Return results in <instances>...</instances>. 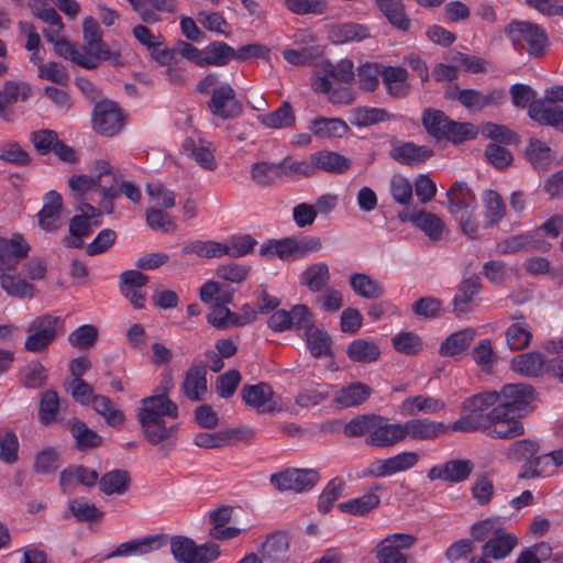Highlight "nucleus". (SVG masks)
Instances as JSON below:
<instances>
[{
  "mask_svg": "<svg viewBox=\"0 0 563 563\" xmlns=\"http://www.w3.org/2000/svg\"><path fill=\"white\" fill-rule=\"evenodd\" d=\"M529 117L540 124L550 125L563 132V109L545 106L543 100H534L528 110Z\"/></svg>",
  "mask_w": 563,
  "mask_h": 563,
  "instance_id": "29",
  "label": "nucleus"
},
{
  "mask_svg": "<svg viewBox=\"0 0 563 563\" xmlns=\"http://www.w3.org/2000/svg\"><path fill=\"white\" fill-rule=\"evenodd\" d=\"M183 148L202 168L213 170L217 167L212 151L202 144H196L194 140L187 139L183 144Z\"/></svg>",
  "mask_w": 563,
  "mask_h": 563,
  "instance_id": "59",
  "label": "nucleus"
},
{
  "mask_svg": "<svg viewBox=\"0 0 563 563\" xmlns=\"http://www.w3.org/2000/svg\"><path fill=\"white\" fill-rule=\"evenodd\" d=\"M234 58V48L224 42H212L202 49L201 67L228 65Z\"/></svg>",
  "mask_w": 563,
  "mask_h": 563,
  "instance_id": "34",
  "label": "nucleus"
},
{
  "mask_svg": "<svg viewBox=\"0 0 563 563\" xmlns=\"http://www.w3.org/2000/svg\"><path fill=\"white\" fill-rule=\"evenodd\" d=\"M95 176L91 178L98 185V189L104 195V187L110 184H118L122 178L121 173L114 169L108 161L99 159L95 162Z\"/></svg>",
  "mask_w": 563,
  "mask_h": 563,
  "instance_id": "60",
  "label": "nucleus"
},
{
  "mask_svg": "<svg viewBox=\"0 0 563 563\" xmlns=\"http://www.w3.org/2000/svg\"><path fill=\"white\" fill-rule=\"evenodd\" d=\"M130 485V475L125 470H113L103 474L99 481V488L106 495L123 494Z\"/></svg>",
  "mask_w": 563,
  "mask_h": 563,
  "instance_id": "45",
  "label": "nucleus"
},
{
  "mask_svg": "<svg viewBox=\"0 0 563 563\" xmlns=\"http://www.w3.org/2000/svg\"><path fill=\"white\" fill-rule=\"evenodd\" d=\"M506 33L515 46L526 49L534 57L543 54L548 43L545 33L537 24L527 21L511 22L506 27Z\"/></svg>",
  "mask_w": 563,
  "mask_h": 563,
  "instance_id": "5",
  "label": "nucleus"
},
{
  "mask_svg": "<svg viewBox=\"0 0 563 563\" xmlns=\"http://www.w3.org/2000/svg\"><path fill=\"white\" fill-rule=\"evenodd\" d=\"M184 395L191 401L205 399L208 393L207 367L205 364H192L185 373L181 385Z\"/></svg>",
  "mask_w": 563,
  "mask_h": 563,
  "instance_id": "19",
  "label": "nucleus"
},
{
  "mask_svg": "<svg viewBox=\"0 0 563 563\" xmlns=\"http://www.w3.org/2000/svg\"><path fill=\"white\" fill-rule=\"evenodd\" d=\"M170 552L178 563H211L220 556V548L214 542L197 545L185 536H174L169 540Z\"/></svg>",
  "mask_w": 563,
  "mask_h": 563,
  "instance_id": "4",
  "label": "nucleus"
},
{
  "mask_svg": "<svg viewBox=\"0 0 563 563\" xmlns=\"http://www.w3.org/2000/svg\"><path fill=\"white\" fill-rule=\"evenodd\" d=\"M450 118L441 110L428 108L422 112L421 121L429 135L437 140L444 139V131Z\"/></svg>",
  "mask_w": 563,
  "mask_h": 563,
  "instance_id": "43",
  "label": "nucleus"
},
{
  "mask_svg": "<svg viewBox=\"0 0 563 563\" xmlns=\"http://www.w3.org/2000/svg\"><path fill=\"white\" fill-rule=\"evenodd\" d=\"M379 503L380 498L378 495L374 493H367L363 496L340 503L338 508L342 512H346L353 516H365L378 507Z\"/></svg>",
  "mask_w": 563,
  "mask_h": 563,
  "instance_id": "44",
  "label": "nucleus"
},
{
  "mask_svg": "<svg viewBox=\"0 0 563 563\" xmlns=\"http://www.w3.org/2000/svg\"><path fill=\"white\" fill-rule=\"evenodd\" d=\"M167 543L166 534H153L121 543L107 555V559L117 556L145 555L154 552Z\"/></svg>",
  "mask_w": 563,
  "mask_h": 563,
  "instance_id": "17",
  "label": "nucleus"
},
{
  "mask_svg": "<svg viewBox=\"0 0 563 563\" xmlns=\"http://www.w3.org/2000/svg\"><path fill=\"white\" fill-rule=\"evenodd\" d=\"M499 397L503 400L497 407H504L507 413L523 417L531 410L530 405L536 398V390L529 384H508L501 388Z\"/></svg>",
  "mask_w": 563,
  "mask_h": 563,
  "instance_id": "10",
  "label": "nucleus"
},
{
  "mask_svg": "<svg viewBox=\"0 0 563 563\" xmlns=\"http://www.w3.org/2000/svg\"><path fill=\"white\" fill-rule=\"evenodd\" d=\"M2 290L19 299H32L36 294L34 285L20 276L8 275L7 272H2Z\"/></svg>",
  "mask_w": 563,
  "mask_h": 563,
  "instance_id": "46",
  "label": "nucleus"
},
{
  "mask_svg": "<svg viewBox=\"0 0 563 563\" xmlns=\"http://www.w3.org/2000/svg\"><path fill=\"white\" fill-rule=\"evenodd\" d=\"M307 343L310 353L314 357L330 356L332 340L331 336L323 330L310 327L306 331Z\"/></svg>",
  "mask_w": 563,
  "mask_h": 563,
  "instance_id": "53",
  "label": "nucleus"
},
{
  "mask_svg": "<svg viewBox=\"0 0 563 563\" xmlns=\"http://www.w3.org/2000/svg\"><path fill=\"white\" fill-rule=\"evenodd\" d=\"M549 361L540 352H528L516 355L511 361V368L527 377H539L548 373Z\"/></svg>",
  "mask_w": 563,
  "mask_h": 563,
  "instance_id": "23",
  "label": "nucleus"
},
{
  "mask_svg": "<svg viewBox=\"0 0 563 563\" xmlns=\"http://www.w3.org/2000/svg\"><path fill=\"white\" fill-rule=\"evenodd\" d=\"M517 543L518 539L515 534L503 530L500 533L489 538L482 547V552L485 558L501 560L511 553Z\"/></svg>",
  "mask_w": 563,
  "mask_h": 563,
  "instance_id": "31",
  "label": "nucleus"
},
{
  "mask_svg": "<svg viewBox=\"0 0 563 563\" xmlns=\"http://www.w3.org/2000/svg\"><path fill=\"white\" fill-rule=\"evenodd\" d=\"M62 196L51 190L44 196V206L38 212V225L45 231H55L60 225Z\"/></svg>",
  "mask_w": 563,
  "mask_h": 563,
  "instance_id": "22",
  "label": "nucleus"
},
{
  "mask_svg": "<svg viewBox=\"0 0 563 563\" xmlns=\"http://www.w3.org/2000/svg\"><path fill=\"white\" fill-rule=\"evenodd\" d=\"M31 88L27 84L7 81L2 89V120H10L5 110V103L25 101L29 98Z\"/></svg>",
  "mask_w": 563,
  "mask_h": 563,
  "instance_id": "56",
  "label": "nucleus"
},
{
  "mask_svg": "<svg viewBox=\"0 0 563 563\" xmlns=\"http://www.w3.org/2000/svg\"><path fill=\"white\" fill-rule=\"evenodd\" d=\"M47 377L46 368L38 362H33L20 371V383L25 388H40Z\"/></svg>",
  "mask_w": 563,
  "mask_h": 563,
  "instance_id": "61",
  "label": "nucleus"
},
{
  "mask_svg": "<svg viewBox=\"0 0 563 563\" xmlns=\"http://www.w3.org/2000/svg\"><path fill=\"white\" fill-rule=\"evenodd\" d=\"M260 121L267 128L283 129L292 126L296 118L291 104L285 101L277 110L261 115Z\"/></svg>",
  "mask_w": 563,
  "mask_h": 563,
  "instance_id": "54",
  "label": "nucleus"
},
{
  "mask_svg": "<svg viewBox=\"0 0 563 563\" xmlns=\"http://www.w3.org/2000/svg\"><path fill=\"white\" fill-rule=\"evenodd\" d=\"M289 548L287 534L283 531L271 533L262 544V555L271 561H279L285 558Z\"/></svg>",
  "mask_w": 563,
  "mask_h": 563,
  "instance_id": "47",
  "label": "nucleus"
},
{
  "mask_svg": "<svg viewBox=\"0 0 563 563\" xmlns=\"http://www.w3.org/2000/svg\"><path fill=\"white\" fill-rule=\"evenodd\" d=\"M540 442L536 439H522L514 441L505 455L508 460L512 462H522L526 463L532 455H536L540 452Z\"/></svg>",
  "mask_w": 563,
  "mask_h": 563,
  "instance_id": "50",
  "label": "nucleus"
},
{
  "mask_svg": "<svg viewBox=\"0 0 563 563\" xmlns=\"http://www.w3.org/2000/svg\"><path fill=\"white\" fill-rule=\"evenodd\" d=\"M241 396L247 406L255 408L258 412L264 413L274 410L272 406H267L274 396V390L267 383L261 382L255 385H244Z\"/></svg>",
  "mask_w": 563,
  "mask_h": 563,
  "instance_id": "24",
  "label": "nucleus"
},
{
  "mask_svg": "<svg viewBox=\"0 0 563 563\" xmlns=\"http://www.w3.org/2000/svg\"><path fill=\"white\" fill-rule=\"evenodd\" d=\"M483 285L477 276L464 278L457 286L456 294L452 300L453 313L461 317L472 311V302L482 290Z\"/></svg>",
  "mask_w": 563,
  "mask_h": 563,
  "instance_id": "21",
  "label": "nucleus"
},
{
  "mask_svg": "<svg viewBox=\"0 0 563 563\" xmlns=\"http://www.w3.org/2000/svg\"><path fill=\"white\" fill-rule=\"evenodd\" d=\"M93 410L103 417L110 427H119L124 421V413L118 409L111 399L103 395H97L91 402Z\"/></svg>",
  "mask_w": 563,
  "mask_h": 563,
  "instance_id": "52",
  "label": "nucleus"
},
{
  "mask_svg": "<svg viewBox=\"0 0 563 563\" xmlns=\"http://www.w3.org/2000/svg\"><path fill=\"white\" fill-rule=\"evenodd\" d=\"M251 177L258 186H271L276 179L283 177L282 162H257L251 167Z\"/></svg>",
  "mask_w": 563,
  "mask_h": 563,
  "instance_id": "48",
  "label": "nucleus"
},
{
  "mask_svg": "<svg viewBox=\"0 0 563 563\" xmlns=\"http://www.w3.org/2000/svg\"><path fill=\"white\" fill-rule=\"evenodd\" d=\"M320 479L319 473L312 468H286L271 476V484L278 490L302 493L311 489Z\"/></svg>",
  "mask_w": 563,
  "mask_h": 563,
  "instance_id": "9",
  "label": "nucleus"
},
{
  "mask_svg": "<svg viewBox=\"0 0 563 563\" xmlns=\"http://www.w3.org/2000/svg\"><path fill=\"white\" fill-rule=\"evenodd\" d=\"M170 387L172 379H164L156 389L157 394L141 400L136 415L144 438L157 449L156 452L161 459L170 454L177 441L178 427L167 421V418L173 420L178 418V407L168 397Z\"/></svg>",
  "mask_w": 563,
  "mask_h": 563,
  "instance_id": "1",
  "label": "nucleus"
},
{
  "mask_svg": "<svg viewBox=\"0 0 563 563\" xmlns=\"http://www.w3.org/2000/svg\"><path fill=\"white\" fill-rule=\"evenodd\" d=\"M393 118L385 109L358 107L352 111L351 123L356 126H367L389 121Z\"/></svg>",
  "mask_w": 563,
  "mask_h": 563,
  "instance_id": "51",
  "label": "nucleus"
},
{
  "mask_svg": "<svg viewBox=\"0 0 563 563\" xmlns=\"http://www.w3.org/2000/svg\"><path fill=\"white\" fill-rule=\"evenodd\" d=\"M207 106L214 117L222 120L235 119L243 112L242 102L238 100L235 90L228 82H221L212 90Z\"/></svg>",
  "mask_w": 563,
  "mask_h": 563,
  "instance_id": "7",
  "label": "nucleus"
},
{
  "mask_svg": "<svg viewBox=\"0 0 563 563\" xmlns=\"http://www.w3.org/2000/svg\"><path fill=\"white\" fill-rule=\"evenodd\" d=\"M550 244L541 239L537 232H527L512 235L499 242L497 250L500 254L518 252H548Z\"/></svg>",
  "mask_w": 563,
  "mask_h": 563,
  "instance_id": "15",
  "label": "nucleus"
},
{
  "mask_svg": "<svg viewBox=\"0 0 563 563\" xmlns=\"http://www.w3.org/2000/svg\"><path fill=\"white\" fill-rule=\"evenodd\" d=\"M330 36L334 43L343 44L352 41H363L369 36V32L365 25L344 23L333 26Z\"/></svg>",
  "mask_w": 563,
  "mask_h": 563,
  "instance_id": "49",
  "label": "nucleus"
},
{
  "mask_svg": "<svg viewBox=\"0 0 563 563\" xmlns=\"http://www.w3.org/2000/svg\"><path fill=\"white\" fill-rule=\"evenodd\" d=\"M316 174L322 170L330 174H343L351 168L352 162L346 156L333 151H319L312 154Z\"/></svg>",
  "mask_w": 563,
  "mask_h": 563,
  "instance_id": "26",
  "label": "nucleus"
},
{
  "mask_svg": "<svg viewBox=\"0 0 563 563\" xmlns=\"http://www.w3.org/2000/svg\"><path fill=\"white\" fill-rule=\"evenodd\" d=\"M62 320L57 316L44 313L35 317L26 328L25 351L43 353L57 339Z\"/></svg>",
  "mask_w": 563,
  "mask_h": 563,
  "instance_id": "3",
  "label": "nucleus"
},
{
  "mask_svg": "<svg viewBox=\"0 0 563 563\" xmlns=\"http://www.w3.org/2000/svg\"><path fill=\"white\" fill-rule=\"evenodd\" d=\"M375 3L395 27L409 30L410 19L405 13L402 0H375Z\"/></svg>",
  "mask_w": 563,
  "mask_h": 563,
  "instance_id": "38",
  "label": "nucleus"
},
{
  "mask_svg": "<svg viewBox=\"0 0 563 563\" xmlns=\"http://www.w3.org/2000/svg\"><path fill=\"white\" fill-rule=\"evenodd\" d=\"M309 130L319 139H341L350 128L342 119L318 117L310 122Z\"/></svg>",
  "mask_w": 563,
  "mask_h": 563,
  "instance_id": "27",
  "label": "nucleus"
},
{
  "mask_svg": "<svg viewBox=\"0 0 563 563\" xmlns=\"http://www.w3.org/2000/svg\"><path fill=\"white\" fill-rule=\"evenodd\" d=\"M547 453L532 455L519 470L520 479H533L552 474Z\"/></svg>",
  "mask_w": 563,
  "mask_h": 563,
  "instance_id": "55",
  "label": "nucleus"
},
{
  "mask_svg": "<svg viewBox=\"0 0 563 563\" xmlns=\"http://www.w3.org/2000/svg\"><path fill=\"white\" fill-rule=\"evenodd\" d=\"M140 18L146 23L157 22L159 12H174L176 10L175 0H128Z\"/></svg>",
  "mask_w": 563,
  "mask_h": 563,
  "instance_id": "30",
  "label": "nucleus"
},
{
  "mask_svg": "<svg viewBox=\"0 0 563 563\" xmlns=\"http://www.w3.org/2000/svg\"><path fill=\"white\" fill-rule=\"evenodd\" d=\"M451 427L427 418L410 419L404 422L405 440L432 441L445 434Z\"/></svg>",
  "mask_w": 563,
  "mask_h": 563,
  "instance_id": "16",
  "label": "nucleus"
},
{
  "mask_svg": "<svg viewBox=\"0 0 563 563\" xmlns=\"http://www.w3.org/2000/svg\"><path fill=\"white\" fill-rule=\"evenodd\" d=\"M390 145L389 157L398 164L406 166L420 165L434 154L433 150L429 146L417 145L410 141H399L396 137L390 140Z\"/></svg>",
  "mask_w": 563,
  "mask_h": 563,
  "instance_id": "13",
  "label": "nucleus"
},
{
  "mask_svg": "<svg viewBox=\"0 0 563 563\" xmlns=\"http://www.w3.org/2000/svg\"><path fill=\"white\" fill-rule=\"evenodd\" d=\"M93 129L100 135L113 136L124 125V117L118 103L104 99L96 103L92 113Z\"/></svg>",
  "mask_w": 563,
  "mask_h": 563,
  "instance_id": "8",
  "label": "nucleus"
},
{
  "mask_svg": "<svg viewBox=\"0 0 563 563\" xmlns=\"http://www.w3.org/2000/svg\"><path fill=\"white\" fill-rule=\"evenodd\" d=\"M69 233L71 238H65L64 245L74 249L82 247L84 239L91 233V223L87 213L77 214L70 219Z\"/></svg>",
  "mask_w": 563,
  "mask_h": 563,
  "instance_id": "42",
  "label": "nucleus"
},
{
  "mask_svg": "<svg viewBox=\"0 0 563 563\" xmlns=\"http://www.w3.org/2000/svg\"><path fill=\"white\" fill-rule=\"evenodd\" d=\"M31 246L20 233L2 238V272L14 271L18 264L29 256Z\"/></svg>",
  "mask_w": 563,
  "mask_h": 563,
  "instance_id": "18",
  "label": "nucleus"
},
{
  "mask_svg": "<svg viewBox=\"0 0 563 563\" xmlns=\"http://www.w3.org/2000/svg\"><path fill=\"white\" fill-rule=\"evenodd\" d=\"M67 427L75 439V446L80 451L96 449L103 443L102 437L78 418L69 419Z\"/></svg>",
  "mask_w": 563,
  "mask_h": 563,
  "instance_id": "25",
  "label": "nucleus"
},
{
  "mask_svg": "<svg viewBox=\"0 0 563 563\" xmlns=\"http://www.w3.org/2000/svg\"><path fill=\"white\" fill-rule=\"evenodd\" d=\"M525 157L536 169L545 170L553 161L551 148L541 140L531 137L525 150Z\"/></svg>",
  "mask_w": 563,
  "mask_h": 563,
  "instance_id": "37",
  "label": "nucleus"
},
{
  "mask_svg": "<svg viewBox=\"0 0 563 563\" xmlns=\"http://www.w3.org/2000/svg\"><path fill=\"white\" fill-rule=\"evenodd\" d=\"M499 400L495 391H484L466 398L461 406V417L455 420L451 430L457 432L486 431L492 426V410Z\"/></svg>",
  "mask_w": 563,
  "mask_h": 563,
  "instance_id": "2",
  "label": "nucleus"
},
{
  "mask_svg": "<svg viewBox=\"0 0 563 563\" xmlns=\"http://www.w3.org/2000/svg\"><path fill=\"white\" fill-rule=\"evenodd\" d=\"M405 441L404 423H391L389 419L378 415L368 446L391 448Z\"/></svg>",
  "mask_w": 563,
  "mask_h": 563,
  "instance_id": "14",
  "label": "nucleus"
},
{
  "mask_svg": "<svg viewBox=\"0 0 563 563\" xmlns=\"http://www.w3.org/2000/svg\"><path fill=\"white\" fill-rule=\"evenodd\" d=\"M415 225L423 231L432 241L440 240L444 229V223L440 217L424 210L418 211Z\"/></svg>",
  "mask_w": 563,
  "mask_h": 563,
  "instance_id": "57",
  "label": "nucleus"
},
{
  "mask_svg": "<svg viewBox=\"0 0 563 563\" xmlns=\"http://www.w3.org/2000/svg\"><path fill=\"white\" fill-rule=\"evenodd\" d=\"M377 416V413L356 416L344 426V434L349 438L365 437V443L368 445V440L372 438Z\"/></svg>",
  "mask_w": 563,
  "mask_h": 563,
  "instance_id": "41",
  "label": "nucleus"
},
{
  "mask_svg": "<svg viewBox=\"0 0 563 563\" xmlns=\"http://www.w3.org/2000/svg\"><path fill=\"white\" fill-rule=\"evenodd\" d=\"M532 338L529 325L525 322H517L508 327L506 341L510 350L519 351L526 349Z\"/></svg>",
  "mask_w": 563,
  "mask_h": 563,
  "instance_id": "62",
  "label": "nucleus"
},
{
  "mask_svg": "<svg viewBox=\"0 0 563 563\" xmlns=\"http://www.w3.org/2000/svg\"><path fill=\"white\" fill-rule=\"evenodd\" d=\"M59 409V397L54 389L44 391L40 400L38 418L40 421L48 426L56 420Z\"/></svg>",
  "mask_w": 563,
  "mask_h": 563,
  "instance_id": "63",
  "label": "nucleus"
},
{
  "mask_svg": "<svg viewBox=\"0 0 563 563\" xmlns=\"http://www.w3.org/2000/svg\"><path fill=\"white\" fill-rule=\"evenodd\" d=\"M483 202L486 208V218L489 224L498 223L506 214V205L501 196L495 190H486L483 194Z\"/></svg>",
  "mask_w": 563,
  "mask_h": 563,
  "instance_id": "64",
  "label": "nucleus"
},
{
  "mask_svg": "<svg viewBox=\"0 0 563 563\" xmlns=\"http://www.w3.org/2000/svg\"><path fill=\"white\" fill-rule=\"evenodd\" d=\"M449 212L457 217L463 212L475 211L477 202L466 183L457 181L446 191Z\"/></svg>",
  "mask_w": 563,
  "mask_h": 563,
  "instance_id": "20",
  "label": "nucleus"
},
{
  "mask_svg": "<svg viewBox=\"0 0 563 563\" xmlns=\"http://www.w3.org/2000/svg\"><path fill=\"white\" fill-rule=\"evenodd\" d=\"M449 98L457 100L463 107L471 111H482L488 107H497L505 102L504 89L494 88L486 92L477 89H459L449 95Z\"/></svg>",
  "mask_w": 563,
  "mask_h": 563,
  "instance_id": "11",
  "label": "nucleus"
},
{
  "mask_svg": "<svg viewBox=\"0 0 563 563\" xmlns=\"http://www.w3.org/2000/svg\"><path fill=\"white\" fill-rule=\"evenodd\" d=\"M475 338V330L466 328L449 335L440 346L442 356H457L465 352Z\"/></svg>",
  "mask_w": 563,
  "mask_h": 563,
  "instance_id": "33",
  "label": "nucleus"
},
{
  "mask_svg": "<svg viewBox=\"0 0 563 563\" xmlns=\"http://www.w3.org/2000/svg\"><path fill=\"white\" fill-rule=\"evenodd\" d=\"M330 280V271L325 263H316L308 266L301 274V284L312 292L327 288Z\"/></svg>",
  "mask_w": 563,
  "mask_h": 563,
  "instance_id": "40",
  "label": "nucleus"
},
{
  "mask_svg": "<svg viewBox=\"0 0 563 563\" xmlns=\"http://www.w3.org/2000/svg\"><path fill=\"white\" fill-rule=\"evenodd\" d=\"M349 284L357 296L365 299H377L385 292L384 287L376 279L363 273L352 274Z\"/></svg>",
  "mask_w": 563,
  "mask_h": 563,
  "instance_id": "36",
  "label": "nucleus"
},
{
  "mask_svg": "<svg viewBox=\"0 0 563 563\" xmlns=\"http://www.w3.org/2000/svg\"><path fill=\"white\" fill-rule=\"evenodd\" d=\"M445 405L440 399L427 396H413L406 398L401 404L405 416L413 417L418 413H435L444 409Z\"/></svg>",
  "mask_w": 563,
  "mask_h": 563,
  "instance_id": "35",
  "label": "nucleus"
},
{
  "mask_svg": "<svg viewBox=\"0 0 563 563\" xmlns=\"http://www.w3.org/2000/svg\"><path fill=\"white\" fill-rule=\"evenodd\" d=\"M514 413H507L504 407L492 409V426L486 430L494 439H514L525 434V427Z\"/></svg>",
  "mask_w": 563,
  "mask_h": 563,
  "instance_id": "12",
  "label": "nucleus"
},
{
  "mask_svg": "<svg viewBox=\"0 0 563 563\" xmlns=\"http://www.w3.org/2000/svg\"><path fill=\"white\" fill-rule=\"evenodd\" d=\"M372 388L361 382H354L340 388L333 398V402L340 408H349L362 405L368 399Z\"/></svg>",
  "mask_w": 563,
  "mask_h": 563,
  "instance_id": "28",
  "label": "nucleus"
},
{
  "mask_svg": "<svg viewBox=\"0 0 563 563\" xmlns=\"http://www.w3.org/2000/svg\"><path fill=\"white\" fill-rule=\"evenodd\" d=\"M417 537L411 533H393L380 540L375 549L377 563H408L407 555L402 550L412 548Z\"/></svg>",
  "mask_w": 563,
  "mask_h": 563,
  "instance_id": "6",
  "label": "nucleus"
},
{
  "mask_svg": "<svg viewBox=\"0 0 563 563\" xmlns=\"http://www.w3.org/2000/svg\"><path fill=\"white\" fill-rule=\"evenodd\" d=\"M260 254L263 257L273 258L278 256L280 260L288 261L295 258L292 249V239L271 240L260 247Z\"/></svg>",
  "mask_w": 563,
  "mask_h": 563,
  "instance_id": "58",
  "label": "nucleus"
},
{
  "mask_svg": "<svg viewBox=\"0 0 563 563\" xmlns=\"http://www.w3.org/2000/svg\"><path fill=\"white\" fill-rule=\"evenodd\" d=\"M384 84L387 86L388 93L393 97L402 98L408 93V86L406 80L408 71L399 66L385 67L382 70Z\"/></svg>",
  "mask_w": 563,
  "mask_h": 563,
  "instance_id": "39",
  "label": "nucleus"
},
{
  "mask_svg": "<svg viewBox=\"0 0 563 563\" xmlns=\"http://www.w3.org/2000/svg\"><path fill=\"white\" fill-rule=\"evenodd\" d=\"M346 354L352 362L369 364L379 358L380 349L374 341L355 339L349 344Z\"/></svg>",
  "mask_w": 563,
  "mask_h": 563,
  "instance_id": "32",
  "label": "nucleus"
}]
</instances>
